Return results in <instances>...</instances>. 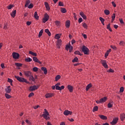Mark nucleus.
<instances>
[{"label":"nucleus","mask_w":125,"mask_h":125,"mask_svg":"<svg viewBox=\"0 0 125 125\" xmlns=\"http://www.w3.org/2000/svg\"><path fill=\"white\" fill-rule=\"evenodd\" d=\"M48 116H49V113H48V111H47L46 109H44V112H43V114H42V117H43L46 121H47V120H50V117Z\"/></svg>","instance_id":"nucleus-1"},{"label":"nucleus","mask_w":125,"mask_h":125,"mask_svg":"<svg viewBox=\"0 0 125 125\" xmlns=\"http://www.w3.org/2000/svg\"><path fill=\"white\" fill-rule=\"evenodd\" d=\"M82 50L84 54H85L86 55H89V52L90 51L89 50V49H88V48L85 46V45L83 46L82 48Z\"/></svg>","instance_id":"nucleus-2"},{"label":"nucleus","mask_w":125,"mask_h":125,"mask_svg":"<svg viewBox=\"0 0 125 125\" xmlns=\"http://www.w3.org/2000/svg\"><path fill=\"white\" fill-rule=\"evenodd\" d=\"M15 78L17 79V81L20 82L21 83H29V82L27 81L25 78L20 77L19 76H15Z\"/></svg>","instance_id":"nucleus-3"},{"label":"nucleus","mask_w":125,"mask_h":125,"mask_svg":"<svg viewBox=\"0 0 125 125\" xmlns=\"http://www.w3.org/2000/svg\"><path fill=\"white\" fill-rule=\"evenodd\" d=\"M49 19V16L47 13H45L44 14V18H43V23H45L46 22H47L48 21V20Z\"/></svg>","instance_id":"nucleus-4"},{"label":"nucleus","mask_w":125,"mask_h":125,"mask_svg":"<svg viewBox=\"0 0 125 125\" xmlns=\"http://www.w3.org/2000/svg\"><path fill=\"white\" fill-rule=\"evenodd\" d=\"M61 45H62V40L61 39L58 40L57 41L56 46L57 48H61Z\"/></svg>","instance_id":"nucleus-5"},{"label":"nucleus","mask_w":125,"mask_h":125,"mask_svg":"<svg viewBox=\"0 0 125 125\" xmlns=\"http://www.w3.org/2000/svg\"><path fill=\"white\" fill-rule=\"evenodd\" d=\"M40 87V85L37 86V85H33L29 87V90L30 91H34V90H36V89H38Z\"/></svg>","instance_id":"nucleus-6"},{"label":"nucleus","mask_w":125,"mask_h":125,"mask_svg":"<svg viewBox=\"0 0 125 125\" xmlns=\"http://www.w3.org/2000/svg\"><path fill=\"white\" fill-rule=\"evenodd\" d=\"M65 49L68 51V50H69V52H72L73 51V46L71 45H66L65 46Z\"/></svg>","instance_id":"nucleus-7"},{"label":"nucleus","mask_w":125,"mask_h":125,"mask_svg":"<svg viewBox=\"0 0 125 125\" xmlns=\"http://www.w3.org/2000/svg\"><path fill=\"white\" fill-rule=\"evenodd\" d=\"M13 55V58L14 59H19V56H20V55L18 53L16 52H13L12 53Z\"/></svg>","instance_id":"nucleus-8"},{"label":"nucleus","mask_w":125,"mask_h":125,"mask_svg":"<svg viewBox=\"0 0 125 125\" xmlns=\"http://www.w3.org/2000/svg\"><path fill=\"white\" fill-rule=\"evenodd\" d=\"M118 121H119V118L118 117L115 118L113 119L112 121L110 122V124L112 125H115L117 124V123H118Z\"/></svg>","instance_id":"nucleus-9"},{"label":"nucleus","mask_w":125,"mask_h":125,"mask_svg":"<svg viewBox=\"0 0 125 125\" xmlns=\"http://www.w3.org/2000/svg\"><path fill=\"white\" fill-rule=\"evenodd\" d=\"M24 74L25 75V76L26 77H27V78L29 77H30V76L32 74V72H31V71H24Z\"/></svg>","instance_id":"nucleus-10"},{"label":"nucleus","mask_w":125,"mask_h":125,"mask_svg":"<svg viewBox=\"0 0 125 125\" xmlns=\"http://www.w3.org/2000/svg\"><path fill=\"white\" fill-rule=\"evenodd\" d=\"M11 90H12V89H11V86H10V85L8 86L7 88L5 89L6 93H10V92H11Z\"/></svg>","instance_id":"nucleus-11"},{"label":"nucleus","mask_w":125,"mask_h":125,"mask_svg":"<svg viewBox=\"0 0 125 125\" xmlns=\"http://www.w3.org/2000/svg\"><path fill=\"white\" fill-rule=\"evenodd\" d=\"M63 114L64 116H69V115H72V111L66 110L64 111Z\"/></svg>","instance_id":"nucleus-12"},{"label":"nucleus","mask_w":125,"mask_h":125,"mask_svg":"<svg viewBox=\"0 0 125 125\" xmlns=\"http://www.w3.org/2000/svg\"><path fill=\"white\" fill-rule=\"evenodd\" d=\"M102 64L104 68H105V69H107L108 68V64H107V62H106L105 60H103L102 61Z\"/></svg>","instance_id":"nucleus-13"},{"label":"nucleus","mask_w":125,"mask_h":125,"mask_svg":"<svg viewBox=\"0 0 125 125\" xmlns=\"http://www.w3.org/2000/svg\"><path fill=\"white\" fill-rule=\"evenodd\" d=\"M67 89L69 90V92H73V90H74V87L71 85H68Z\"/></svg>","instance_id":"nucleus-14"},{"label":"nucleus","mask_w":125,"mask_h":125,"mask_svg":"<svg viewBox=\"0 0 125 125\" xmlns=\"http://www.w3.org/2000/svg\"><path fill=\"white\" fill-rule=\"evenodd\" d=\"M33 60L34 61V62H36V63H39V64H42V62L40 61L39 59H38V58L36 57H33Z\"/></svg>","instance_id":"nucleus-15"},{"label":"nucleus","mask_w":125,"mask_h":125,"mask_svg":"<svg viewBox=\"0 0 125 125\" xmlns=\"http://www.w3.org/2000/svg\"><path fill=\"white\" fill-rule=\"evenodd\" d=\"M44 5L46 7V9L47 11H49L50 10V7L49 6V4L47 2H44Z\"/></svg>","instance_id":"nucleus-16"},{"label":"nucleus","mask_w":125,"mask_h":125,"mask_svg":"<svg viewBox=\"0 0 125 125\" xmlns=\"http://www.w3.org/2000/svg\"><path fill=\"white\" fill-rule=\"evenodd\" d=\"M80 15L82 17V18H83V19H84V20H86L87 19L86 16L84 15V13H83V12H80Z\"/></svg>","instance_id":"nucleus-17"},{"label":"nucleus","mask_w":125,"mask_h":125,"mask_svg":"<svg viewBox=\"0 0 125 125\" xmlns=\"http://www.w3.org/2000/svg\"><path fill=\"white\" fill-rule=\"evenodd\" d=\"M98 116H99V118H100V119H101V120H103L104 121H105L107 119V116H106L105 115H99Z\"/></svg>","instance_id":"nucleus-18"},{"label":"nucleus","mask_w":125,"mask_h":125,"mask_svg":"<svg viewBox=\"0 0 125 125\" xmlns=\"http://www.w3.org/2000/svg\"><path fill=\"white\" fill-rule=\"evenodd\" d=\"M120 119L122 122H124L125 119V114L124 113L120 115Z\"/></svg>","instance_id":"nucleus-19"},{"label":"nucleus","mask_w":125,"mask_h":125,"mask_svg":"<svg viewBox=\"0 0 125 125\" xmlns=\"http://www.w3.org/2000/svg\"><path fill=\"white\" fill-rule=\"evenodd\" d=\"M111 51H112V50L111 49H109V50H107L106 51V52H105V53L104 54V57L105 58H107V57L108 56L109 53H110V52H111Z\"/></svg>","instance_id":"nucleus-20"},{"label":"nucleus","mask_w":125,"mask_h":125,"mask_svg":"<svg viewBox=\"0 0 125 125\" xmlns=\"http://www.w3.org/2000/svg\"><path fill=\"white\" fill-rule=\"evenodd\" d=\"M71 25V21H70L68 20L65 22V26L66 28H70V25Z\"/></svg>","instance_id":"nucleus-21"},{"label":"nucleus","mask_w":125,"mask_h":125,"mask_svg":"<svg viewBox=\"0 0 125 125\" xmlns=\"http://www.w3.org/2000/svg\"><path fill=\"white\" fill-rule=\"evenodd\" d=\"M101 103H104V102H106L107 101V97H104L100 99Z\"/></svg>","instance_id":"nucleus-22"},{"label":"nucleus","mask_w":125,"mask_h":125,"mask_svg":"<svg viewBox=\"0 0 125 125\" xmlns=\"http://www.w3.org/2000/svg\"><path fill=\"white\" fill-rule=\"evenodd\" d=\"M52 96H53V94L52 93H47L45 95L46 98H50V97H52Z\"/></svg>","instance_id":"nucleus-23"},{"label":"nucleus","mask_w":125,"mask_h":125,"mask_svg":"<svg viewBox=\"0 0 125 125\" xmlns=\"http://www.w3.org/2000/svg\"><path fill=\"white\" fill-rule=\"evenodd\" d=\"M91 87H92V84H91V83H90L89 84H88L86 86V88H85L86 91H88V90H89V88H90Z\"/></svg>","instance_id":"nucleus-24"},{"label":"nucleus","mask_w":125,"mask_h":125,"mask_svg":"<svg viewBox=\"0 0 125 125\" xmlns=\"http://www.w3.org/2000/svg\"><path fill=\"white\" fill-rule=\"evenodd\" d=\"M61 36H62V34H57L55 35V39H56V40H60L59 39H60V38H61Z\"/></svg>","instance_id":"nucleus-25"},{"label":"nucleus","mask_w":125,"mask_h":125,"mask_svg":"<svg viewBox=\"0 0 125 125\" xmlns=\"http://www.w3.org/2000/svg\"><path fill=\"white\" fill-rule=\"evenodd\" d=\"M11 16L13 18H14L16 16V10H15L11 13Z\"/></svg>","instance_id":"nucleus-26"},{"label":"nucleus","mask_w":125,"mask_h":125,"mask_svg":"<svg viewBox=\"0 0 125 125\" xmlns=\"http://www.w3.org/2000/svg\"><path fill=\"white\" fill-rule=\"evenodd\" d=\"M41 69L42 71H43L44 72V74L45 75H46V74H47V69H46V67H42L41 68Z\"/></svg>","instance_id":"nucleus-27"},{"label":"nucleus","mask_w":125,"mask_h":125,"mask_svg":"<svg viewBox=\"0 0 125 125\" xmlns=\"http://www.w3.org/2000/svg\"><path fill=\"white\" fill-rule=\"evenodd\" d=\"M110 26H111V23H108L107 25L106 29H107V30H109L110 32H113V30H112V28H111V27Z\"/></svg>","instance_id":"nucleus-28"},{"label":"nucleus","mask_w":125,"mask_h":125,"mask_svg":"<svg viewBox=\"0 0 125 125\" xmlns=\"http://www.w3.org/2000/svg\"><path fill=\"white\" fill-rule=\"evenodd\" d=\"M28 78H29V81H32V82H35V79L34 78V77L33 76V75L31 74L30 76H29Z\"/></svg>","instance_id":"nucleus-29"},{"label":"nucleus","mask_w":125,"mask_h":125,"mask_svg":"<svg viewBox=\"0 0 125 125\" xmlns=\"http://www.w3.org/2000/svg\"><path fill=\"white\" fill-rule=\"evenodd\" d=\"M45 33H46L49 37H50V36H51V33H50V31H49V30H48V29H45Z\"/></svg>","instance_id":"nucleus-30"},{"label":"nucleus","mask_w":125,"mask_h":125,"mask_svg":"<svg viewBox=\"0 0 125 125\" xmlns=\"http://www.w3.org/2000/svg\"><path fill=\"white\" fill-rule=\"evenodd\" d=\"M30 2H31L30 0H27L26 1L25 4L24 5V7H28V5H29V4H30Z\"/></svg>","instance_id":"nucleus-31"},{"label":"nucleus","mask_w":125,"mask_h":125,"mask_svg":"<svg viewBox=\"0 0 125 125\" xmlns=\"http://www.w3.org/2000/svg\"><path fill=\"white\" fill-rule=\"evenodd\" d=\"M99 19L101 21L102 24L104 26V25H105V23H104V22H105V19H103L102 17H100Z\"/></svg>","instance_id":"nucleus-32"},{"label":"nucleus","mask_w":125,"mask_h":125,"mask_svg":"<svg viewBox=\"0 0 125 125\" xmlns=\"http://www.w3.org/2000/svg\"><path fill=\"white\" fill-rule=\"evenodd\" d=\"M61 79V76L60 75H58L55 77V82H58L59 80Z\"/></svg>","instance_id":"nucleus-33"},{"label":"nucleus","mask_w":125,"mask_h":125,"mask_svg":"<svg viewBox=\"0 0 125 125\" xmlns=\"http://www.w3.org/2000/svg\"><path fill=\"white\" fill-rule=\"evenodd\" d=\"M34 18H35L36 20H38L39 18V17L38 15V12L37 11L35 12L34 13Z\"/></svg>","instance_id":"nucleus-34"},{"label":"nucleus","mask_w":125,"mask_h":125,"mask_svg":"<svg viewBox=\"0 0 125 125\" xmlns=\"http://www.w3.org/2000/svg\"><path fill=\"white\" fill-rule=\"evenodd\" d=\"M61 12H62V13H66V12H67V10H66V8H61Z\"/></svg>","instance_id":"nucleus-35"},{"label":"nucleus","mask_w":125,"mask_h":125,"mask_svg":"<svg viewBox=\"0 0 125 125\" xmlns=\"http://www.w3.org/2000/svg\"><path fill=\"white\" fill-rule=\"evenodd\" d=\"M74 54H75V55H80V56H83V54L81 53L79 51H76L74 52Z\"/></svg>","instance_id":"nucleus-36"},{"label":"nucleus","mask_w":125,"mask_h":125,"mask_svg":"<svg viewBox=\"0 0 125 125\" xmlns=\"http://www.w3.org/2000/svg\"><path fill=\"white\" fill-rule=\"evenodd\" d=\"M5 96L7 99H10L12 97V96L7 93L5 94Z\"/></svg>","instance_id":"nucleus-37"},{"label":"nucleus","mask_w":125,"mask_h":125,"mask_svg":"<svg viewBox=\"0 0 125 125\" xmlns=\"http://www.w3.org/2000/svg\"><path fill=\"white\" fill-rule=\"evenodd\" d=\"M97 111H98V106H95L93 109H92V111L93 112H97Z\"/></svg>","instance_id":"nucleus-38"},{"label":"nucleus","mask_w":125,"mask_h":125,"mask_svg":"<svg viewBox=\"0 0 125 125\" xmlns=\"http://www.w3.org/2000/svg\"><path fill=\"white\" fill-rule=\"evenodd\" d=\"M112 20L111 22H113L115 21V18H116V14L115 13L112 14V16H111Z\"/></svg>","instance_id":"nucleus-39"},{"label":"nucleus","mask_w":125,"mask_h":125,"mask_svg":"<svg viewBox=\"0 0 125 125\" xmlns=\"http://www.w3.org/2000/svg\"><path fill=\"white\" fill-rule=\"evenodd\" d=\"M43 33V29H42L40 32H39V34L38 35L39 38H41V36H42V33Z\"/></svg>","instance_id":"nucleus-40"},{"label":"nucleus","mask_w":125,"mask_h":125,"mask_svg":"<svg viewBox=\"0 0 125 125\" xmlns=\"http://www.w3.org/2000/svg\"><path fill=\"white\" fill-rule=\"evenodd\" d=\"M104 12L105 15H109V14H110V11H109V10H104Z\"/></svg>","instance_id":"nucleus-41"},{"label":"nucleus","mask_w":125,"mask_h":125,"mask_svg":"<svg viewBox=\"0 0 125 125\" xmlns=\"http://www.w3.org/2000/svg\"><path fill=\"white\" fill-rule=\"evenodd\" d=\"M12 7H14V4H10L8 6H7V9H11Z\"/></svg>","instance_id":"nucleus-42"},{"label":"nucleus","mask_w":125,"mask_h":125,"mask_svg":"<svg viewBox=\"0 0 125 125\" xmlns=\"http://www.w3.org/2000/svg\"><path fill=\"white\" fill-rule=\"evenodd\" d=\"M107 107L108 108H112V107H113V102L111 103H109L107 104Z\"/></svg>","instance_id":"nucleus-43"},{"label":"nucleus","mask_w":125,"mask_h":125,"mask_svg":"<svg viewBox=\"0 0 125 125\" xmlns=\"http://www.w3.org/2000/svg\"><path fill=\"white\" fill-rule=\"evenodd\" d=\"M15 65L17 66V67H22V63H20L19 62H16L15 63Z\"/></svg>","instance_id":"nucleus-44"},{"label":"nucleus","mask_w":125,"mask_h":125,"mask_svg":"<svg viewBox=\"0 0 125 125\" xmlns=\"http://www.w3.org/2000/svg\"><path fill=\"white\" fill-rule=\"evenodd\" d=\"M32 60L31 58H28L25 59V62H31Z\"/></svg>","instance_id":"nucleus-45"},{"label":"nucleus","mask_w":125,"mask_h":125,"mask_svg":"<svg viewBox=\"0 0 125 125\" xmlns=\"http://www.w3.org/2000/svg\"><path fill=\"white\" fill-rule=\"evenodd\" d=\"M28 8H29V9H31V8H33L34 7V4L30 3L28 6H27Z\"/></svg>","instance_id":"nucleus-46"},{"label":"nucleus","mask_w":125,"mask_h":125,"mask_svg":"<svg viewBox=\"0 0 125 125\" xmlns=\"http://www.w3.org/2000/svg\"><path fill=\"white\" fill-rule=\"evenodd\" d=\"M55 23L56 26H60V21H56Z\"/></svg>","instance_id":"nucleus-47"},{"label":"nucleus","mask_w":125,"mask_h":125,"mask_svg":"<svg viewBox=\"0 0 125 125\" xmlns=\"http://www.w3.org/2000/svg\"><path fill=\"white\" fill-rule=\"evenodd\" d=\"M72 62H79V58L78 57H75L72 60Z\"/></svg>","instance_id":"nucleus-48"},{"label":"nucleus","mask_w":125,"mask_h":125,"mask_svg":"<svg viewBox=\"0 0 125 125\" xmlns=\"http://www.w3.org/2000/svg\"><path fill=\"white\" fill-rule=\"evenodd\" d=\"M83 27L84 28V29H87V24H86V23L85 22H83Z\"/></svg>","instance_id":"nucleus-49"},{"label":"nucleus","mask_w":125,"mask_h":125,"mask_svg":"<svg viewBox=\"0 0 125 125\" xmlns=\"http://www.w3.org/2000/svg\"><path fill=\"white\" fill-rule=\"evenodd\" d=\"M110 47L111 48H112V49H113L114 50H117V47H116V46L115 45H110Z\"/></svg>","instance_id":"nucleus-50"},{"label":"nucleus","mask_w":125,"mask_h":125,"mask_svg":"<svg viewBox=\"0 0 125 125\" xmlns=\"http://www.w3.org/2000/svg\"><path fill=\"white\" fill-rule=\"evenodd\" d=\"M124 90H125V88L124 87H120V93H122V92H124Z\"/></svg>","instance_id":"nucleus-51"},{"label":"nucleus","mask_w":125,"mask_h":125,"mask_svg":"<svg viewBox=\"0 0 125 125\" xmlns=\"http://www.w3.org/2000/svg\"><path fill=\"white\" fill-rule=\"evenodd\" d=\"M8 25V24H7V23H4L3 29H4V30H7V29H8L7 26Z\"/></svg>","instance_id":"nucleus-52"},{"label":"nucleus","mask_w":125,"mask_h":125,"mask_svg":"<svg viewBox=\"0 0 125 125\" xmlns=\"http://www.w3.org/2000/svg\"><path fill=\"white\" fill-rule=\"evenodd\" d=\"M107 72L108 73H114V72H115V71H114V70H113L112 68H110L109 69H108L107 70Z\"/></svg>","instance_id":"nucleus-53"},{"label":"nucleus","mask_w":125,"mask_h":125,"mask_svg":"<svg viewBox=\"0 0 125 125\" xmlns=\"http://www.w3.org/2000/svg\"><path fill=\"white\" fill-rule=\"evenodd\" d=\"M34 95H35V94L33 92H31L29 94L28 97L30 98V97H32V96H34Z\"/></svg>","instance_id":"nucleus-54"},{"label":"nucleus","mask_w":125,"mask_h":125,"mask_svg":"<svg viewBox=\"0 0 125 125\" xmlns=\"http://www.w3.org/2000/svg\"><path fill=\"white\" fill-rule=\"evenodd\" d=\"M59 6H64V3L61 1H60L59 2Z\"/></svg>","instance_id":"nucleus-55"},{"label":"nucleus","mask_w":125,"mask_h":125,"mask_svg":"<svg viewBox=\"0 0 125 125\" xmlns=\"http://www.w3.org/2000/svg\"><path fill=\"white\" fill-rule=\"evenodd\" d=\"M7 82L8 83H13V80H12L11 79L8 78Z\"/></svg>","instance_id":"nucleus-56"},{"label":"nucleus","mask_w":125,"mask_h":125,"mask_svg":"<svg viewBox=\"0 0 125 125\" xmlns=\"http://www.w3.org/2000/svg\"><path fill=\"white\" fill-rule=\"evenodd\" d=\"M38 70H39V68H38V67H35L33 68L34 72H38Z\"/></svg>","instance_id":"nucleus-57"},{"label":"nucleus","mask_w":125,"mask_h":125,"mask_svg":"<svg viewBox=\"0 0 125 125\" xmlns=\"http://www.w3.org/2000/svg\"><path fill=\"white\" fill-rule=\"evenodd\" d=\"M119 21H120L121 24H125V22H124L123 19H119Z\"/></svg>","instance_id":"nucleus-58"},{"label":"nucleus","mask_w":125,"mask_h":125,"mask_svg":"<svg viewBox=\"0 0 125 125\" xmlns=\"http://www.w3.org/2000/svg\"><path fill=\"white\" fill-rule=\"evenodd\" d=\"M111 3L114 7H116L117 6V5L116 4V3L114 1H112Z\"/></svg>","instance_id":"nucleus-59"},{"label":"nucleus","mask_w":125,"mask_h":125,"mask_svg":"<svg viewBox=\"0 0 125 125\" xmlns=\"http://www.w3.org/2000/svg\"><path fill=\"white\" fill-rule=\"evenodd\" d=\"M119 44H120V45H123V46H124V44H125V42H124L123 41H121V42H120Z\"/></svg>","instance_id":"nucleus-60"},{"label":"nucleus","mask_w":125,"mask_h":125,"mask_svg":"<svg viewBox=\"0 0 125 125\" xmlns=\"http://www.w3.org/2000/svg\"><path fill=\"white\" fill-rule=\"evenodd\" d=\"M78 22L79 23H82V22H83V18H79L78 20Z\"/></svg>","instance_id":"nucleus-61"},{"label":"nucleus","mask_w":125,"mask_h":125,"mask_svg":"<svg viewBox=\"0 0 125 125\" xmlns=\"http://www.w3.org/2000/svg\"><path fill=\"white\" fill-rule=\"evenodd\" d=\"M31 24H32V21H27L26 22V24L27 25V26H30V25H31Z\"/></svg>","instance_id":"nucleus-62"},{"label":"nucleus","mask_w":125,"mask_h":125,"mask_svg":"<svg viewBox=\"0 0 125 125\" xmlns=\"http://www.w3.org/2000/svg\"><path fill=\"white\" fill-rule=\"evenodd\" d=\"M0 66L2 69H4L5 68V66H4V63H1Z\"/></svg>","instance_id":"nucleus-63"},{"label":"nucleus","mask_w":125,"mask_h":125,"mask_svg":"<svg viewBox=\"0 0 125 125\" xmlns=\"http://www.w3.org/2000/svg\"><path fill=\"white\" fill-rule=\"evenodd\" d=\"M56 90H60V86H55Z\"/></svg>","instance_id":"nucleus-64"}]
</instances>
